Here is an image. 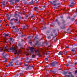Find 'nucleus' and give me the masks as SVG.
Listing matches in <instances>:
<instances>
[{
    "label": "nucleus",
    "instance_id": "nucleus-1",
    "mask_svg": "<svg viewBox=\"0 0 77 77\" xmlns=\"http://www.w3.org/2000/svg\"><path fill=\"white\" fill-rule=\"evenodd\" d=\"M29 49L30 50L31 53L33 54L35 52V55H37V56H38L39 57L41 56V54L39 53L40 51L38 49L36 50L34 48L31 47L29 48Z\"/></svg>",
    "mask_w": 77,
    "mask_h": 77
},
{
    "label": "nucleus",
    "instance_id": "nucleus-2",
    "mask_svg": "<svg viewBox=\"0 0 77 77\" xmlns=\"http://www.w3.org/2000/svg\"><path fill=\"white\" fill-rule=\"evenodd\" d=\"M50 64L52 66L54 67L56 65H57L58 64V62H54L51 63Z\"/></svg>",
    "mask_w": 77,
    "mask_h": 77
},
{
    "label": "nucleus",
    "instance_id": "nucleus-3",
    "mask_svg": "<svg viewBox=\"0 0 77 77\" xmlns=\"http://www.w3.org/2000/svg\"><path fill=\"white\" fill-rule=\"evenodd\" d=\"M10 50H13V52H15V53H14V54H17V51L16 49H15V48L12 47L10 48Z\"/></svg>",
    "mask_w": 77,
    "mask_h": 77
},
{
    "label": "nucleus",
    "instance_id": "nucleus-4",
    "mask_svg": "<svg viewBox=\"0 0 77 77\" xmlns=\"http://www.w3.org/2000/svg\"><path fill=\"white\" fill-rule=\"evenodd\" d=\"M3 35L4 36L5 38H6V37H9V35L8 33L6 34V33H4L3 34Z\"/></svg>",
    "mask_w": 77,
    "mask_h": 77
},
{
    "label": "nucleus",
    "instance_id": "nucleus-5",
    "mask_svg": "<svg viewBox=\"0 0 77 77\" xmlns=\"http://www.w3.org/2000/svg\"><path fill=\"white\" fill-rule=\"evenodd\" d=\"M2 58L3 59H5V60L3 61V62H7V61H8V59H7V58L5 57V56H4L2 57Z\"/></svg>",
    "mask_w": 77,
    "mask_h": 77
},
{
    "label": "nucleus",
    "instance_id": "nucleus-6",
    "mask_svg": "<svg viewBox=\"0 0 77 77\" xmlns=\"http://www.w3.org/2000/svg\"><path fill=\"white\" fill-rule=\"evenodd\" d=\"M2 7L3 8H5V6H6V2L5 1H3L2 2Z\"/></svg>",
    "mask_w": 77,
    "mask_h": 77
},
{
    "label": "nucleus",
    "instance_id": "nucleus-7",
    "mask_svg": "<svg viewBox=\"0 0 77 77\" xmlns=\"http://www.w3.org/2000/svg\"><path fill=\"white\" fill-rule=\"evenodd\" d=\"M74 5H75V3H74L73 2H72L71 3V5H69V6L70 7H72V6H74Z\"/></svg>",
    "mask_w": 77,
    "mask_h": 77
},
{
    "label": "nucleus",
    "instance_id": "nucleus-8",
    "mask_svg": "<svg viewBox=\"0 0 77 77\" xmlns=\"http://www.w3.org/2000/svg\"><path fill=\"white\" fill-rule=\"evenodd\" d=\"M15 0H10V2H13V1H14ZM20 0H16L15 1V3H17V2H19Z\"/></svg>",
    "mask_w": 77,
    "mask_h": 77
},
{
    "label": "nucleus",
    "instance_id": "nucleus-9",
    "mask_svg": "<svg viewBox=\"0 0 77 77\" xmlns=\"http://www.w3.org/2000/svg\"><path fill=\"white\" fill-rule=\"evenodd\" d=\"M32 2H29V5H33L34 4V2L35 1H33V0H32L31 1Z\"/></svg>",
    "mask_w": 77,
    "mask_h": 77
},
{
    "label": "nucleus",
    "instance_id": "nucleus-10",
    "mask_svg": "<svg viewBox=\"0 0 77 77\" xmlns=\"http://www.w3.org/2000/svg\"><path fill=\"white\" fill-rule=\"evenodd\" d=\"M29 27L28 25H26L25 26H23V29H27V27Z\"/></svg>",
    "mask_w": 77,
    "mask_h": 77
},
{
    "label": "nucleus",
    "instance_id": "nucleus-11",
    "mask_svg": "<svg viewBox=\"0 0 77 77\" xmlns=\"http://www.w3.org/2000/svg\"><path fill=\"white\" fill-rule=\"evenodd\" d=\"M14 20H16L17 21H18V19H15L14 18L11 19V20H10L11 21H14Z\"/></svg>",
    "mask_w": 77,
    "mask_h": 77
},
{
    "label": "nucleus",
    "instance_id": "nucleus-12",
    "mask_svg": "<svg viewBox=\"0 0 77 77\" xmlns=\"http://www.w3.org/2000/svg\"><path fill=\"white\" fill-rule=\"evenodd\" d=\"M63 54V52L60 51L59 53H58V54L59 55H62V54Z\"/></svg>",
    "mask_w": 77,
    "mask_h": 77
},
{
    "label": "nucleus",
    "instance_id": "nucleus-13",
    "mask_svg": "<svg viewBox=\"0 0 77 77\" xmlns=\"http://www.w3.org/2000/svg\"><path fill=\"white\" fill-rule=\"evenodd\" d=\"M4 49H5V51H8V48H7L6 47H4Z\"/></svg>",
    "mask_w": 77,
    "mask_h": 77
},
{
    "label": "nucleus",
    "instance_id": "nucleus-14",
    "mask_svg": "<svg viewBox=\"0 0 77 77\" xmlns=\"http://www.w3.org/2000/svg\"><path fill=\"white\" fill-rule=\"evenodd\" d=\"M63 52L64 53V54H67V51H63Z\"/></svg>",
    "mask_w": 77,
    "mask_h": 77
},
{
    "label": "nucleus",
    "instance_id": "nucleus-15",
    "mask_svg": "<svg viewBox=\"0 0 77 77\" xmlns=\"http://www.w3.org/2000/svg\"><path fill=\"white\" fill-rule=\"evenodd\" d=\"M36 56V55H35L34 54H33L32 56V58H35V56Z\"/></svg>",
    "mask_w": 77,
    "mask_h": 77
},
{
    "label": "nucleus",
    "instance_id": "nucleus-16",
    "mask_svg": "<svg viewBox=\"0 0 77 77\" xmlns=\"http://www.w3.org/2000/svg\"><path fill=\"white\" fill-rule=\"evenodd\" d=\"M10 64L11 66H13V63L12 62H10Z\"/></svg>",
    "mask_w": 77,
    "mask_h": 77
},
{
    "label": "nucleus",
    "instance_id": "nucleus-17",
    "mask_svg": "<svg viewBox=\"0 0 77 77\" xmlns=\"http://www.w3.org/2000/svg\"><path fill=\"white\" fill-rule=\"evenodd\" d=\"M38 9V8L37 7H35V8H34V11H36L37 9Z\"/></svg>",
    "mask_w": 77,
    "mask_h": 77
},
{
    "label": "nucleus",
    "instance_id": "nucleus-18",
    "mask_svg": "<svg viewBox=\"0 0 77 77\" xmlns=\"http://www.w3.org/2000/svg\"><path fill=\"white\" fill-rule=\"evenodd\" d=\"M72 51H73V52H74L75 51V48H73L71 50Z\"/></svg>",
    "mask_w": 77,
    "mask_h": 77
},
{
    "label": "nucleus",
    "instance_id": "nucleus-19",
    "mask_svg": "<svg viewBox=\"0 0 77 77\" xmlns=\"http://www.w3.org/2000/svg\"><path fill=\"white\" fill-rule=\"evenodd\" d=\"M3 50V48H0V51H2Z\"/></svg>",
    "mask_w": 77,
    "mask_h": 77
},
{
    "label": "nucleus",
    "instance_id": "nucleus-20",
    "mask_svg": "<svg viewBox=\"0 0 77 77\" xmlns=\"http://www.w3.org/2000/svg\"><path fill=\"white\" fill-rule=\"evenodd\" d=\"M10 2H11V5H14V2H13V1Z\"/></svg>",
    "mask_w": 77,
    "mask_h": 77
},
{
    "label": "nucleus",
    "instance_id": "nucleus-21",
    "mask_svg": "<svg viewBox=\"0 0 77 77\" xmlns=\"http://www.w3.org/2000/svg\"><path fill=\"white\" fill-rule=\"evenodd\" d=\"M9 56V54H6L5 55V57H7V56Z\"/></svg>",
    "mask_w": 77,
    "mask_h": 77
},
{
    "label": "nucleus",
    "instance_id": "nucleus-22",
    "mask_svg": "<svg viewBox=\"0 0 77 77\" xmlns=\"http://www.w3.org/2000/svg\"><path fill=\"white\" fill-rule=\"evenodd\" d=\"M29 67H30L29 66H28V67H27L26 68V70H28V69H29Z\"/></svg>",
    "mask_w": 77,
    "mask_h": 77
},
{
    "label": "nucleus",
    "instance_id": "nucleus-23",
    "mask_svg": "<svg viewBox=\"0 0 77 77\" xmlns=\"http://www.w3.org/2000/svg\"><path fill=\"white\" fill-rule=\"evenodd\" d=\"M35 16H34V15H32V16H31V18H33V17H34Z\"/></svg>",
    "mask_w": 77,
    "mask_h": 77
},
{
    "label": "nucleus",
    "instance_id": "nucleus-24",
    "mask_svg": "<svg viewBox=\"0 0 77 77\" xmlns=\"http://www.w3.org/2000/svg\"><path fill=\"white\" fill-rule=\"evenodd\" d=\"M5 52H4L2 54V56H4V55H5Z\"/></svg>",
    "mask_w": 77,
    "mask_h": 77
},
{
    "label": "nucleus",
    "instance_id": "nucleus-25",
    "mask_svg": "<svg viewBox=\"0 0 77 77\" xmlns=\"http://www.w3.org/2000/svg\"><path fill=\"white\" fill-rule=\"evenodd\" d=\"M10 24L11 26H13V22H11L10 23Z\"/></svg>",
    "mask_w": 77,
    "mask_h": 77
},
{
    "label": "nucleus",
    "instance_id": "nucleus-26",
    "mask_svg": "<svg viewBox=\"0 0 77 77\" xmlns=\"http://www.w3.org/2000/svg\"><path fill=\"white\" fill-rule=\"evenodd\" d=\"M7 19L8 20H10V17H7Z\"/></svg>",
    "mask_w": 77,
    "mask_h": 77
},
{
    "label": "nucleus",
    "instance_id": "nucleus-27",
    "mask_svg": "<svg viewBox=\"0 0 77 77\" xmlns=\"http://www.w3.org/2000/svg\"><path fill=\"white\" fill-rule=\"evenodd\" d=\"M13 39V38H9V39H10V41H12V40Z\"/></svg>",
    "mask_w": 77,
    "mask_h": 77
},
{
    "label": "nucleus",
    "instance_id": "nucleus-28",
    "mask_svg": "<svg viewBox=\"0 0 77 77\" xmlns=\"http://www.w3.org/2000/svg\"><path fill=\"white\" fill-rule=\"evenodd\" d=\"M62 23H65V20H63Z\"/></svg>",
    "mask_w": 77,
    "mask_h": 77
},
{
    "label": "nucleus",
    "instance_id": "nucleus-29",
    "mask_svg": "<svg viewBox=\"0 0 77 77\" xmlns=\"http://www.w3.org/2000/svg\"><path fill=\"white\" fill-rule=\"evenodd\" d=\"M16 27V26H13L12 29H14V28H15Z\"/></svg>",
    "mask_w": 77,
    "mask_h": 77
},
{
    "label": "nucleus",
    "instance_id": "nucleus-30",
    "mask_svg": "<svg viewBox=\"0 0 77 77\" xmlns=\"http://www.w3.org/2000/svg\"><path fill=\"white\" fill-rule=\"evenodd\" d=\"M77 70H76L75 72V74H77Z\"/></svg>",
    "mask_w": 77,
    "mask_h": 77
},
{
    "label": "nucleus",
    "instance_id": "nucleus-31",
    "mask_svg": "<svg viewBox=\"0 0 77 77\" xmlns=\"http://www.w3.org/2000/svg\"><path fill=\"white\" fill-rule=\"evenodd\" d=\"M57 2V1H54L53 2L54 3H56Z\"/></svg>",
    "mask_w": 77,
    "mask_h": 77
},
{
    "label": "nucleus",
    "instance_id": "nucleus-32",
    "mask_svg": "<svg viewBox=\"0 0 77 77\" xmlns=\"http://www.w3.org/2000/svg\"><path fill=\"white\" fill-rule=\"evenodd\" d=\"M64 28H65V27L64 26L61 27V29H64Z\"/></svg>",
    "mask_w": 77,
    "mask_h": 77
},
{
    "label": "nucleus",
    "instance_id": "nucleus-33",
    "mask_svg": "<svg viewBox=\"0 0 77 77\" xmlns=\"http://www.w3.org/2000/svg\"><path fill=\"white\" fill-rule=\"evenodd\" d=\"M48 60V58H45V60Z\"/></svg>",
    "mask_w": 77,
    "mask_h": 77
},
{
    "label": "nucleus",
    "instance_id": "nucleus-34",
    "mask_svg": "<svg viewBox=\"0 0 77 77\" xmlns=\"http://www.w3.org/2000/svg\"><path fill=\"white\" fill-rule=\"evenodd\" d=\"M55 21H56V22H58V20H57V19H56V20H55Z\"/></svg>",
    "mask_w": 77,
    "mask_h": 77
},
{
    "label": "nucleus",
    "instance_id": "nucleus-35",
    "mask_svg": "<svg viewBox=\"0 0 77 77\" xmlns=\"http://www.w3.org/2000/svg\"><path fill=\"white\" fill-rule=\"evenodd\" d=\"M68 74H71V72H69Z\"/></svg>",
    "mask_w": 77,
    "mask_h": 77
},
{
    "label": "nucleus",
    "instance_id": "nucleus-36",
    "mask_svg": "<svg viewBox=\"0 0 77 77\" xmlns=\"http://www.w3.org/2000/svg\"><path fill=\"white\" fill-rule=\"evenodd\" d=\"M56 32V30H54L53 31V33H55V32Z\"/></svg>",
    "mask_w": 77,
    "mask_h": 77
},
{
    "label": "nucleus",
    "instance_id": "nucleus-37",
    "mask_svg": "<svg viewBox=\"0 0 77 77\" xmlns=\"http://www.w3.org/2000/svg\"><path fill=\"white\" fill-rule=\"evenodd\" d=\"M43 8H46V6H45V5H44L43 6Z\"/></svg>",
    "mask_w": 77,
    "mask_h": 77
},
{
    "label": "nucleus",
    "instance_id": "nucleus-38",
    "mask_svg": "<svg viewBox=\"0 0 77 77\" xmlns=\"http://www.w3.org/2000/svg\"><path fill=\"white\" fill-rule=\"evenodd\" d=\"M48 38V39H50V38H51L50 36H49Z\"/></svg>",
    "mask_w": 77,
    "mask_h": 77
},
{
    "label": "nucleus",
    "instance_id": "nucleus-39",
    "mask_svg": "<svg viewBox=\"0 0 77 77\" xmlns=\"http://www.w3.org/2000/svg\"><path fill=\"white\" fill-rule=\"evenodd\" d=\"M25 14V12H23V15H24Z\"/></svg>",
    "mask_w": 77,
    "mask_h": 77
},
{
    "label": "nucleus",
    "instance_id": "nucleus-40",
    "mask_svg": "<svg viewBox=\"0 0 77 77\" xmlns=\"http://www.w3.org/2000/svg\"><path fill=\"white\" fill-rule=\"evenodd\" d=\"M72 21H74V18L72 19Z\"/></svg>",
    "mask_w": 77,
    "mask_h": 77
},
{
    "label": "nucleus",
    "instance_id": "nucleus-41",
    "mask_svg": "<svg viewBox=\"0 0 77 77\" xmlns=\"http://www.w3.org/2000/svg\"><path fill=\"white\" fill-rule=\"evenodd\" d=\"M54 6H56V4H54L53 5Z\"/></svg>",
    "mask_w": 77,
    "mask_h": 77
},
{
    "label": "nucleus",
    "instance_id": "nucleus-42",
    "mask_svg": "<svg viewBox=\"0 0 77 77\" xmlns=\"http://www.w3.org/2000/svg\"><path fill=\"white\" fill-rule=\"evenodd\" d=\"M66 48H69V47L68 46H66Z\"/></svg>",
    "mask_w": 77,
    "mask_h": 77
},
{
    "label": "nucleus",
    "instance_id": "nucleus-43",
    "mask_svg": "<svg viewBox=\"0 0 77 77\" xmlns=\"http://www.w3.org/2000/svg\"><path fill=\"white\" fill-rule=\"evenodd\" d=\"M66 66H69V65L66 64Z\"/></svg>",
    "mask_w": 77,
    "mask_h": 77
},
{
    "label": "nucleus",
    "instance_id": "nucleus-44",
    "mask_svg": "<svg viewBox=\"0 0 77 77\" xmlns=\"http://www.w3.org/2000/svg\"><path fill=\"white\" fill-rule=\"evenodd\" d=\"M71 77H74V76L73 75H71Z\"/></svg>",
    "mask_w": 77,
    "mask_h": 77
},
{
    "label": "nucleus",
    "instance_id": "nucleus-45",
    "mask_svg": "<svg viewBox=\"0 0 77 77\" xmlns=\"http://www.w3.org/2000/svg\"><path fill=\"white\" fill-rule=\"evenodd\" d=\"M19 18H21V16H19Z\"/></svg>",
    "mask_w": 77,
    "mask_h": 77
},
{
    "label": "nucleus",
    "instance_id": "nucleus-46",
    "mask_svg": "<svg viewBox=\"0 0 77 77\" xmlns=\"http://www.w3.org/2000/svg\"><path fill=\"white\" fill-rule=\"evenodd\" d=\"M68 77H71V76L70 75H68Z\"/></svg>",
    "mask_w": 77,
    "mask_h": 77
},
{
    "label": "nucleus",
    "instance_id": "nucleus-47",
    "mask_svg": "<svg viewBox=\"0 0 77 77\" xmlns=\"http://www.w3.org/2000/svg\"><path fill=\"white\" fill-rule=\"evenodd\" d=\"M24 65L25 66H27V64H24Z\"/></svg>",
    "mask_w": 77,
    "mask_h": 77
},
{
    "label": "nucleus",
    "instance_id": "nucleus-48",
    "mask_svg": "<svg viewBox=\"0 0 77 77\" xmlns=\"http://www.w3.org/2000/svg\"><path fill=\"white\" fill-rule=\"evenodd\" d=\"M31 68H33V66H31Z\"/></svg>",
    "mask_w": 77,
    "mask_h": 77
},
{
    "label": "nucleus",
    "instance_id": "nucleus-49",
    "mask_svg": "<svg viewBox=\"0 0 77 77\" xmlns=\"http://www.w3.org/2000/svg\"><path fill=\"white\" fill-rule=\"evenodd\" d=\"M58 24L59 26H60V24L59 23H58Z\"/></svg>",
    "mask_w": 77,
    "mask_h": 77
},
{
    "label": "nucleus",
    "instance_id": "nucleus-50",
    "mask_svg": "<svg viewBox=\"0 0 77 77\" xmlns=\"http://www.w3.org/2000/svg\"><path fill=\"white\" fill-rule=\"evenodd\" d=\"M14 59H17V57H15V58H14Z\"/></svg>",
    "mask_w": 77,
    "mask_h": 77
},
{
    "label": "nucleus",
    "instance_id": "nucleus-51",
    "mask_svg": "<svg viewBox=\"0 0 77 77\" xmlns=\"http://www.w3.org/2000/svg\"><path fill=\"white\" fill-rule=\"evenodd\" d=\"M11 66L10 64H8V66Z\"/></svg>",
    "mask_w": 77,
    "mask_h": 77
},
{
    "label": "nucleus",
    "instance_id": "nucleus-52",
    "mask_svg": "<svg viewBox=\"0 0 77 77\" xmlns=\"http://www.w3.org/2000/svg\"><path fill=\"white\" fill-rule=\"evenodd\" d=\"M29 17V15H26V17Z\"/></svg>",
    "mask_w": 77,
    "mask_h": 77
},
{
    "label": "nucleus",
    "instance_id": "nucleus-53",
    "mask_svg": "<svg viewBox=\"0 0 77 77\" xmlns=\"http://www.w3.org/2000/svg\"><path fill=\"white\" fill-rule=\"evenodd\" d=\"M68 72H65V74H67V73Z\"/></svg>",
    "mask_w": 77,
    "mask_h": 77
},
{
    "label": "nucleus",
    "instance_id": "nucleus-54",
    "mask_svg": "<svg viewBox=\"0 0 77 77\" xmlns=\"http://www.w3.org/2000/svg\"><path fill=\"white\" fill-rule=\"evenodd\" d=\"M75 54V53L73 52V54Z\"/></svg>",
    "mask_w": 77,
    "mask_h": 77
},
{
    "label": "nucleus",
    "instance_id": "nucleus-55",
    "mask_svg": "<svg viewBox=\"0 0 77 77\" xmlns=\"http://www.w3.org/2000/svg\"><path fill=\"white\" fill-rule=\"evenodd\" d=\"M6 67H8V65H7L6 66Z\"/></svg>",
    "mask_w": 77,
    "mask_h": 77
},
{
    "label": "nucleus",
    "instance_id": "nucleus-56",
    "mask_svg": "<svg viewBox=\"0 0 77 77\" xmlns=\"http://www.w3.org/2000/svg\"><path fill=\"white\" fill-rule=\"evenodd\" d=\"M50 71H51V72H53V71H52L51 70H50Z\"/></svg>",
    "mask_w": 77,
    "mask_h": 77
},
{
    "label": "nucleus",
    "instance_id": "nucleus-57",
    "mask_svg": "<svg viewBox=\"0 0 77 77\" xmlns=\"http://www.w3.org/2000/svg\"><path fill=\"white\" fill-rule=\"evenodd\" d=\"M76 64H77V63H75V65H76Z\"/></svg>",
    "mask_w": 77,
    "mask_h": 77
},
{
    "label": "nucleus",
    "instance_id": "nucleus-58",
    "mask_svg": "<svg viewBox=\"0 0 77 77\" xmlns=\"http://www.w3.org/2000/svg\"><path fill=\"white\" fill-rule=\"evenodd\" d=\"M14 29H15V30H17V28H15Z\"/></svg>",
    "mask_w": 77,
    "mask_h": 77
},
{
    "label": "nucleus",
    "instance_id": "nucleus-59",
    "mask_svg": "<svg viewBox=\"0 0 77 77\" xmlns=\"http://www.w3.org/2000/svg\"><path fill=\"white\" fill-rule=\"evenodd\" d=\"M51 36H53V34H51Z\"/></svg>",
    "mask_w": 77,
    "mask_h": 77
},
{
    "label": "nucleus",
    "instance_id": "nucleus-60",
    "mask_svg": "<svg viewBox=\"0 0 77 77\" xmlns=\"http://www.w3.org/2000/svg\"><path fill=\"white\" fill-rule=\"evenodd\" d=\"M23 36H23V35H22V37H23Z\"/></svg>",
    "mask_w": 77,
    "mask_h": 77
},
{
    "label": "nucleus",
    "instance_id": "nucleus-61",
    "mask_svg": "<svg viewBox=\"0 0 77 77\" xmlns=\"http://www.w3.org/2000/svg\"><path fill=\"white\" fill-rule=\"evenodd\" d=\"M51 1L49 2V3H51Z\"/></svg>",
    "mask_w": 77,
    "mask_h": 77
},
{
    "label": "nucleus",
    "instance_id": "nucleus-62",
    "mask_svg": "<svg viewBox=\"0 0 77 77\" xmlns=\"http://www.w3.org/2000/svg\"><path fill=\"white\" fill-rule=\"evenodd\" d=\"M30 44H32V42H30Z\"/></svg>",
    "mask_w": 77,
    "mask_h": 77
},
{
    "label": "nucleus",
    "instance_id": "nucleus-63",
    "mask_svg": "<svg viewBox=\"0 0 77 77\" xmlns=\"http://www.w3.org/2000/svg\"><path fill=\"white\" fill-rule=\"evenodd\" d=\"M35 1H37V0H35Z\"/></svg>",
    "mask_w": 77,
    "mask_h": 77
},
{
    "label": "nucleus",
    "instance_id": "nucleus-64",
    "mask_svg": "<svg viewBox=\"0 0 77 77\" xmlns=\"http://www.w3.org/2000/svg\"><path fill=\"white\" fill-rule=\"evenodd\" d=\"M51 47V46H49V47Z\"/></svg>",
    "mask_w": 77,
    "mask_h": 77
}]
</instances>
